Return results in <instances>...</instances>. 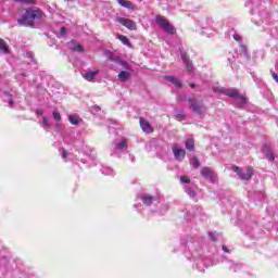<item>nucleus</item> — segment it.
<instances>
[{"mask_svg": "<svg viewBox=\"0 0 278 278\" xmlns=\"http://www.w3.org/2000/svg\"><path fill=\"white\" fill-rule=\"evenodd\" d=\"M188 249L191 255V256H188V260H192L193 262H195V268L200 273H205V261L201 258V256L203 255V248H201V243L189 242Z\"/></svg>", "mask_w": 278, "mask_h": 278, "instance_id": "f257e3e1", "label": "nucleus"}, {"mask_svg": "<svg viewBox=\"0 0 278 278\" xmlns=\"http://www.w3.org/2000/svg\"><path fill=\"white\" fill-rule=\"evenodd\" d=\"M22 15L17 20L18 25L22 27H34L35 21L41 18L42 12L35 8L24 9Z\"/></svg>", "mask_w": 278, "mask_h": 278, "instance_id": "f03ea898", "label": "nucleus"}, {"mask_svg": "<svg viewBox=\"0 0 278 278\" xmlns=\"http://www.w3.org/2000/svg\"><path fill=\"white\" fill-rule=\"evenodd\" d=\"M251 14L253 16L254 23L256 25H262L266 18H268V11H266V5L262 0H251Z\"/></svg>", "mask_w": 278, "mask_h": 278, "instance_id": "7ed1b4c3", "label": "nucleus"}, {"mask_svg": "<svg viewBox=\"0 0 278 278\" xmlns=\"http://www.w3.org/2000/svg\"><path fill=\"white\" fill-rule=\"evenodd\" d=\"M213 92L235 99L238 108H244L247 105V97L240 94V91L236 88L214 87Z\"/></svg>", "mask_w": 278, "mask_h": 278, "instance_id": "20e7f679", "label": "nucleus"}, {"mask_svg": "<svg viewBox=\"0 0 278 278\" xmlns=\"http://www.w3.org/2000/svg\"><path fill=\"white\" fill-rule=\"evenodd\" d=\"M180 184H182V188L190 199H194L197 197V185L191 182L188 176H180Z\"/></svg>", "mask_w": 278, "mask_h": 278, "instance_id": "39448f33", "label": "nucleus"}, {"mask_svg": "<svg viewBox=\"0 0 278 278\" xmlns=\"http://www.w3.org/2000/svg\"><path fill=\"white\" fill-rule=\"evenodd\" d=\"M156 23L163 29V31H165V34H168L169 36L175 35V31H176L175 26L168 23V20H166L164 16L157 15Z\"/></svg>", "mask_w": 278, "mask_h": 278, "instance_id": "423d86ee", "label": "nucleus"}, {"mask_svg": "<svg viewBox=\"0 0 278 278\" xmlns=\"http://www.w3.org/2000/svg\"><path fill=\"white\" fill-rule=\"evenodd\" d=\"M233 173H236L241 179V181H249L253 177V168L252 167H245V168H240L238 166H232Z\"/></svg>", "mask_w": 278, "mask_h": 278, "instance_id": "0eeeda50", "label": "nucleus"}, {"mask_svg": "<svg viewBox=\"0 0 278 278\" xmlns=\"http://www.w3.org/2000/svg\"><path fill=\"white\" fill-rule=\"evenodd\" d=\"M200 175L206 179V181H210V184H216V181H218V175L210 167H202Z\"/></svg>", "mask_w": 278, "mask_h": 278, "instance_id": "6e6552de", "label": "nucleus"}, {"mask_svg": "<svg viewBox=\"0 0 278 278\" xmlns=\"http://www.w3.org/2000/svg\"><path fill=\"white\" fill-rule=\"evenodd\" d=\"M73 144H74V149H76V151H78V153H86L88 155V157H91V160H94L96 155L92 154L91 150H89V152H88V146L84 144V141L75 140L73 142Z\"/></svg>", "mask_w": 278, "mask_h": 278, "instance_id": "1a4fd4ad", "label": "nucleus"}, {"mask_svg": "<svg viewBox=\"0 0 278 278\" xmlns=\"http://www.w3.org/2000/svg\"><path fill=\"white\" fill-rule=\"evenodd\" d=\"M172 151L177 162H184V160H186V150L180 148L179 144H174L172 147Z\"/></svg>", "mask_w": 278, "mask_h": 278, "instance_id": "9d476101", "label": "nucleus"}, {"mask_svg": "<svg viewBox=\"0 0 278 278\" xmlns=\"http://www.w3.org/2000/svg\"><path fill=\"white\" fill-rule=\"evenodd\" d=\"M189 105L195 114H199V116H203V114H205V108L203 104L198 103L197 99H189Z\"/></svg>", "mask_w": 278, "mask_h": 278, "instance_id": "9b49d317", "label": "nucleus"}, {"mask_svg": "<svg viewBox=\"0 0 278 278\" xmlns=\"http://www.w3.org/2000/svg\"><path fill=\"white\" fill-rule=\"evenodd\" d=\"M111 148L113 149V151H125V149H127V139L126 138L115 139L112 142Z\"/></svg>", "mask_w": 278, "mask_h": 278, "instance_id": "f8f14e48", "label": "nucleus"}, {"mask_svg": "<svg viewBox=\"0 0 278 278\" xmlns=\"http://www.w3.org/2000/svg\"><path fill=\"white\" fill-rule=\"evenodd\" d=\"M140 200L142 201L143 205H147L149 207L150 205H153L155 201H157V197H153L149 193H142L140 195Z\"/></svg>", "mask_w": 278, "mask_h": 278, "instance_id": "ddd939ff", "label": "nucleus"}, {"mask_svg": "<svg viewBox=\"0 0 278 278\" xmlns=\"http://www.w3.org/2000/svg\"><path fill=\"white\" fill-rule=\"evenodd\" d=\"M117 23H119L121 25H124V27H127V29H130L131 31H134V29H136V22H134L129 18L118 17Z\"/></svg>", "mask_w": 278, "mask_h": 278, "instance_id": "4468645a", "label": "nucleus"}, {"mask_svg": "<svg viewBox=\"0 0 278 278\" xmlns=\"http://www.w3.org/2000/svg\"><path fill=\"white\" fill-rule=\"evenodd\" d=\"M180 58H181L187 71L189 73H192V71H194V66L192 65V61H190V59L188 58V54H186V52H181Z\"/></svg>", "mask_w": 278, "mask_h": 278, "instance_id": "2eb2a0df", "label": "nucleus"}, {"mask_svg": "<svg viewBox=\"0 0 278 278\" xmlns=\"http://www.w3.org/2000/svg\"><path fill=\"white\" fill-rule=\"evenodd\" d=\"M139 123L142 131H144L146 134H153V127H151L149 121L141 117Z\"/></svg>", "mask_w": 278, "mask_h": 278, "instance_id": "dca6fc26", "label": "nucleus"}, {"mask_svg": "<svg viewBox=\"0 0 278 278\" xmlns=\"http://www.w3.org/2000/svg\"><path fill=\"white\" fill-rule=\"evenodd\" d=\"M68 49L76 51L77 53H84V46L78 43L75 40H72L67 43Z\"/></svg>", "mask_w": 278, "mask_h": 278, "instance_id": "f3484780", "label": "nucleus"}, {"mask_svg": "<svg viewBox=\"0 0 278 278\" xmlns=\"http://www.w3.org/2000/svg\"><path fill=\"white\" fill-rule=\"evenodd\" d=\"M2 101L4 103H9V108H14V99L12 98V93L9 91H3Z\"/></svg>", "mask_w": 278, "mask_h": 278, "instance_id": "a211bd4d", "label": "nucleus"}, {"mask_svg": "<svg viewBox=\"0 0 278 278\" xmlns=\"http://www.w3.org/2000/svg\"><path fill=\"white\" fill-rule=\"evenodd\" d=\"M263 153L269 162H275V154L273 153V150H270V147L267 144L263 146Z\"/></svg>", "mask_w": 278, "mask_h": 278, "instance_id": "6ab92c4d", "label": "nucleus"}, {"mask_svg": "<svg viewBox=\"0 0 278 278\" xmlns=\"http://www.w3.org/2000/svg\"><path fill=\"white\" fill-rule=\"evenodd\" d=\"M97 75H99V70L93 72L92 71L85 72L83 77L84 79H86V81H94V79L97 78Z\"/></svg>", "mask_w": 278, "mask_h": 278, "instance_id": "aec40b11", "label": "nucleus"}, {"mask_svg": "<svg viewBox=\"0 0 278 278\" xmlns=\"http://www.w3.org/2000/svg\"><path fill=\"white\" fill-rule=\"evenodd\" d=\"M117 3H119L122 8H126L127 10H136V4H134L129 0H117Z\"/></svg>", "mask_w": 278, "mask_h": 278, "instance_id": "412c9836", "label": "nucleus"}, {"mask_svg": "<svg viewBox=\"0 0 278 278\" xmlns=\"http://www.w3.org/2000/svg\"><path fill=\"white\" fill-rule=\"evenodd\" d=\"M165 80L169 81V84H173L176 88H181V80H178L175 76H165Z\"/></svg>", "mask_w": 278, "mask_h": 278, "instance_id": "4be33fe9", "label": "nucleus"}, {"mask_svg": "<svg viewBox=\"0 0 278 278\" xmlns=\"http://www.w3.org/2000/svg\"><path fill=\"white\" fill-rule=\"evenodd\" d=\"M226 266L233 273H238V270H240V268H242V266L240 264L233 263V261H227Z\"/></svg>", "mask_w": 278, "mask_h": 278, "instance_id": "5701e85b", "label": "nucleus"}, {"mask_svg": "<svg viewBox=\"0 0 278 278\" xmlns=\"http://www.w3.org/2000/svg\"><path fill=\"white\" fill-rule=\"evenodd\" d=\"M212 25H214V20H212V17H206V18L202 20V22L200 24L202 29H207V27H212Z\"/></svg>", "mask_w": 278, "mask_h": 278, "instance_id": "b1692460", "label": "nucleus"}, {"mask_svg": "<svg viewBox=\"0 0 278 278\" xmlns=\"http://www.w3.org/2000/svg\"><path fill=\"white\" fill-rule=\"evenodd\" d=\"M185 147L187 151H194V138H187L185 141Z\"/></svg>", "mask_w": 278, "mask_h": 278, "instance_id": "393cba45", "label": "nucleus"}, {"mask_svg": "<svg viewBox=\"0 0 278 278\" xmlns=\"http://www.w3.org/2000/svg\"><path fill=\"white\" fill-rule=\"evenodd\" d=\"M68 121L71 123V125H79V123H81V117H79V115L77 114H73V115H68Z\"/></svg>", "mask_w": 278, "mask_h": 278, "instance_id": "a878e982", "label": "nucleus"}, {"mask_svg": "<svg viewBox=\"0 0 278 278\" xmlns=\"http://www.w3.org/2000/svg\"><path fill=\"white\" fill-rule=\"evenodd\" d=\"M191 214L192 216H194L195 218H199L200 216L203 215V208L201 206H193L191 208Z\"/></svg>", "mask_w": 278, "mask_h": 278, "instance_id": "bb28decb", "label": "nucleus"}, {"mask_svg": "<svg viewBox=\"0 0 278 278\" xmlns=\"http://www.w3.org/2000/svg\"><path fill=\"white\" fill-rule=\"evenodd\" d=\"M0 53H4V55H7V53H10V48L3 39H0Z\"/></svg>", "mask_w": 278, "mask_h": 278, "instance_id": "cd10ccee", "label": "nucleus"}, {"mask_svg": "<svg viewBox=\"0 0 278 278\" xmlns=\"http://www.w3.org/2000/svg\"><path fill=\"white\" fill-rule=\"evenodd\" d=\"M129 77H131V74L129 72H127V71H122L118 74L119 81H127V79H129Z\"/></svg>", "mask_w": 278, "mask_h": 278, "instance_id": "c85d7f7f", "label": "nucleus"}, {"mask_svg": "<svg viewBox=\"0 0 278 278\" xmlns=\"http://www.w3.org/2000/svg\"><path fill=\"white\" fill-rule=\"evenodd\" d=\"M189 164L192 166V168H199V166H201V161H199V157L192 156L189 161Z\"/></svg>", "mask_w": 278, "mask_h": 278, "instance_id": "c756f323", "label": "nucleus"}, {"mask_svg": "<svg viewBox=\"0 0 278 278\" xmlns=\"http://www.w3.org/2000/svg\"><path fill=\"white\" fill-rule=\"evenodd\" d=\"M41 126L43 127L45 131H49L51 128V123H49V118H47V116L42 117Z\"/></svg>", "mask_w": 278, "mask_h": 278, "instance_id": "7c9ffc66", "label": "nucleus"}, {"mask_svg": "<svg viewBox=\"0 0 278 278\" xmlns=\"http://www.w3.org/2000/svg\"><path fill=\"white\" fill-rule=\"evenodd\" d=\"M116 64H118L119 66H123L125 68V71H129V64L124 61V60H121L119 58H117L115 60Z\"/></svg>", "mask_w": 278, "mask_h": 278, "instance_id": "2f4dec72", "label": "nucleus"}, {"mask_svg": "<svg viewBox=\"0 0 278 278\" xmlns=\"http://www.w3.org/2000/svg\"><path fill=\"white\" fill-rule=\"evenodd\" d=\"M100 170L102 175H114V169H112V167L102 166Z\"/></svg>", "mask_w": 278, "mask_h": 278, "instance_id": "473e14b6", "label": "nucleus"}, {"mask_svg": "<svg viewBox=\"0 0 278 278\" xmlns=\"http://www.w3.org/2000/svg\"><path fill=\"white\" fill-rule=\"evenodd\" d=\"M241 231L244 232L247 236L248 233H251V231H253V226L251 225L241 226Z\"/></svg>", "mask_w": 278, "mask_h": 278, "instance_id": "72a5a7b5", "label": "nucleus"}, {"mask_svg": "<svg viewBox=\"0 0 278 278\" xmlns=\"http://www.w3.org/2000/svg\"><path fill=\"white\" fill-rule=\"evenodd\" d=\"M52 117L54 118V121H56L58 123H60V121H62V115H60V111L54 110L52 112Z\"/></svg>", "mask_w": 278, "mask_h": 278, "instance_id": "f704fd0d", "label": "nucleus"}, {"mask_svg": "<svg viewBox=\"0 0 278 278\" xmlns=\"http://www.w3.org/2000/svg\"><path fill=\"white\" fill-rule=\"evenodd\" d=\"M15 3H23L25 5H33L34 0H13Z\"/></svg>", "mask_w": 278, "mask_h": 278, "instance_id": "c9c22d12", "label": "nucleus"}, {"mask_svg": "<svg viewBox=\"0 0 278 278\" xmlns=\"http://www.w3.org/2000/svg\"><path fill=\"white\" fill-rule=\"evenodd\" d=\"M118 40H121V42H123V45H129V38H127V36H125V35H121L118 37Z\"/></svg>", "mask_w": 278, "mask_h": 278, "instance_id": "e433bc0d", "label": "nucleus"}, {"mask_svg": "<svg viewBox=\"0 0 278 278\" xmlns=\"http://www.w3.org/2000/svg\"><path fill=\"white\" fill-rule=\"evenodd\" d=\"M60 153H61L63 160H65V162H66L67 157L71 155L70 153H67V151L65 149H61Z\"/></svg>", "mask_w": 278, "mask_h": 278, "instance_id": "4c0bfd02", "label": "nucleus"}, {"mask_svg": "<svg viewBox=\"0 0 278 278\" xmlns=\"http://www.w3.org/2000/svg\"><path fill=\"white\" fill-rule=\"evenodd\" d=\"M99 112H101V108L100 106L94 105V106L91 108V113L99 114Z\"/></svg>", "mask_w": 278, "mask_h": 278, "instance_id": "58836bf2", "label": "nucleus"}, {"mask_svg": "<svg viewBox=\"0 0 278 278\" xmlns=\"http://www.w3.org/2000/svg\"><path fill=\"white\" fill-rule=\"evenodd\" d=\"M66 31H68V29L66 27H62L60 29V36H66Z\"/></svg>", "mask_w": 278, "mask_h": 278, "instance_id": "ea45409f", "label": "nucleus"}, {"mask_svg": "<svg viewBox=\"0 0 278 278\" xmlns=\"http://www.w3.org/2000/svg\"><path fill=\"white\" fill-rule=\"evenodd\" d=\"M208 237L211 240H213V242H216V232H208Z\"/></svg>", "mask_w": 278, "mask_h": 278, "instance_id": "a19ab883", "label": "nucleus"}, {"mask_svg": "<svg viewBox=\"0 0 278 278\" xmlns=\"http://www.w3.org/2000/svg\"><path fill=\"white\" fill-rule=\"evenodd\" d=\"M233 39L237 41V42H240L242 40V37L238 34H235L233 35Z\"/></svg>", "mask_w": 278, "mask_h": 278, "instance_id": "79ce46f5", "label": "nucleus"}, {"mask_svg": "<svg viewBox=\"0 0 278 278\" xmlns=\"http://www.w3.org/2000/svg\"><path fill=\"white\" fill-rule=\"evenodd\" d=\"M26 55L30 60V62H34V54L31 52H27Z\"/></svg>", "mask_w": 278, "mask_h": 278, "instance_id": "37998d69", "label": "nucleus"}, {"mask_svg": "<svg viewBox=\"0 0 278 278\" xmlns=\"http://www.w3.org/2000/svg\"><path fill=\"white\" fill-rule=\"evenodd\" d=\"M36 114H37V116H42V114H43L42 109H37Z\"/></svg>", "mask_w": 278, "mask_h": 278, "instance_id": "c03bdc74", "label": "nucleus"}, {"mask_svg": "<svg viewBox=\"0 0 278 278\" xmlns=\"http://www.w3.org/2000/svg\"><path fill=\"white\" fill-rule=\"evenodd\" d=\"M176 118H177V119L184 118V113H178V114L176 115Z\"/></svg>", "mask_w": 278, "mask_h": 278, "instance_id": "a18cd8bd", "label": "nucleus"}, {"mask_svg": "<svg viewBox=\"0 0 278 278\" xmlns=\"http://www.w3.org/2000/svg\"><path fill=\"white\" fill-rule=\"evenodd\" d=\"M223 251H224V253H229V249L225 245H223Z\"/></svg>", "mask_w": 278, "mask_h": 278, "instance_id": "49530a36", "label": "nucleus"}, {"mask_svg": "<svg viewBox=\"0 0 278 278\" xmlns=\"http://www.w3.org/2000/svg\"><path fill=\"white\" fill-rule=\"evenodd\" d=\"M190 88H197V85L194 83H191Z\"/></svg>", "mask_w": 278, "mask_h": 278, "instance_id": "de8ad7c7", "label": "nucleus"}, {"mask_svg": "<svg viewBox=\"0 0 278 278\" xmlns=\"http://www.w3.org/2000/svg\"><path fill=\"white\" fill-rule=\"evenodd\" d=\"M186 220H190V215H185Z\"/></svg>", "mask_w": 278, "mask_h": 278, "instance_id": "09e8293b", "label": "nucleus"}, {"mask_svg": "<svg viewBox=\"0 0 278 278\" xmlns=\"http://www.w3.org/2000/svg\"><path fill=\"white\" fill-rule=\"evenodd\" d=\"M80 162H83V164H86V160L85 159H79Z\"/></svg>", "mask_w": 278, "mask_h": 278, "instance_id": "8fccbe9b", "label": "nucleus"}, {"mask_svg": "<svg viewBox=\"0 0 278 278\" xmlns=\"http://www.w3.org/2000/svg\"><path fill=\"white\" fill-rule=\"evenodd\" d=\"M212 36H214V34H211V35L208 36V38H212Z\"/></svg>", "mask_w": 278, "mask_h": 278, "instance_id": "3c124183", "label": "nucleus"}, {"mask_svg": "<svg viewBox=\"0 0 278 278\" xmlns=\"http://www.w3.org/2000/svg\"><path fill=\"white\" fill-rule=\"evenodd\" d=\"M21 75H22V77H25V73H22Z\"/></svg>", "mask_w": 278, "mask_h": 278, "instance_id": "603ef678", "label": "nucleus"}]
</instances>
